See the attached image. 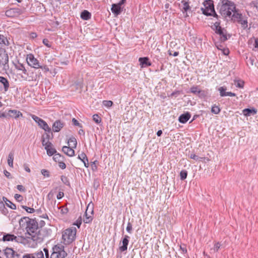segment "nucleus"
Listing matches in <instances>:
<instances>
[{"label":"nucleus","mask_w":258,"mask_h":258,"mask_svg":"<svg viewBox=\"0 0 258 258\" xmlns=\"http://www.w3.org/2000/svg\"><path fill=\"white\" fill-rule=\"evenodd\" d=\"M20 224L22 226L26 224L27 233L29 235L27 237L28 238H31L36 243H40L43 240L46 235L45 230L38 227L35 219L24 217L20 219Z\"/></svg>","instance_id":"f257e3e1"},{"label":"nucleus","mask_w":258,"mask_h":258,"mask_svg":"<svg viewBox=\"0 0 258 258\" xmlns=\"http://www.w3.org/2000/svg\"><path fill=\"white\" fill-rule=\"evenodd\" d=\"M235 11V5L233 2L229 0L221 1L219 12L223 16L230 17L232 12Z\"/></svg>","instance_id":"f03ea898"},{"label":"nucleus","mask_w":258,"mask_h":258,"mask_svg":"<svg viewBox=\"0 0 258 258\" xmlns=\"http://www.w3.org/2000/svg\"><path fill=\"white\" fill-rule=\"evenodd\" d=\"M77 229L75 227H71L66 229L62 233V238L63 243L66 245L72 243L76 238Z\"/></svg>","instance_id":"7ed1b4c3"},{"label":"nucleus","mask_w":258,"mask_h":258,"mask_svg":"<svg viewBox=\"0 0 258 258\" xmlns=\"http://www.w3.org/2000/svg\"><path fill=\"white\" fill-rule=\"evenodd\" d=\"M205 8H202L203 14L206 16H213L214 17H218L215 12L213 1L212 0L205 1L203 3Z\"/></svg>","instance_id":"20e7f679"},{"label":"nucleus","mask_w":258,"mask_h":258,"mask_svg":"<svg viewBox=\"0 0 258 258\" xmlns=\"http://www.w3.org/2000/svg\"><path fill=\"white\" fill-rule=\"evenodd\" d=\"M219 22H216L212 27L213 29L215 31V33L219 35V41L220 42H224L230 38L231 35H227V31L224 28L220 26Z\"/></svg>","instance_id":"39448f33"},{"label":"nucleus","mask_w":258,"mask_h":258,"mask_svg":"<svg viewBox=\"0 0 258 258\" xmlns=\"http://www.w3.org/2000/svg\"><path fill=\"white\" fill-rule=\"evenodd\" d=\"M68 254L64 250V246L61 244L54 245L52 249L50 258H65Z\"/></svg>","instance_id":"423d86ee"},{"label":"nucleus","mask_w":258,"mask_h":258,"mask_svg":"<svg viewBox=\"0 0 258 258\" xmlns=\"http://www.w3.org/2000/svg\"><path fill=\"white\" fill-rule=\"evenodd\" d=\"M125 2L126 0H121L118 3L112 5L111 10L115 16H117L121 14L123 9L122 5Z\"/></svg>","instance_id":"0eeeda50"},{"label":"nucleus","mask_w":258,"mask_h":258,"mask_svg":"<svg viewBox=\"0 0 258 258\" xmlns=\"http://www.w3.org/2000/svg\"><path fill=\"white\" fill-rule=\"evenodd\" d=\"M26 60L28 65L33 68L39 69L40 67L39 60L31 53L27 55Z\"/></svg>","instance_id":"6e6552de"},{"label":"nucleus","mask_w":258,"mask_h":258,"mask_svg":"<svg viewBox=\"0 0 258 258\" xmlns=\"http://www.w3.org/2000/svg\"><path fill=\"white\" fill-rule=\"evenodd\" d=\"M23 13V11L21 9L18 8H15L7 10L5 12V15L8 17L14 18L20 16Z\"/></svg>","instance_id":"1a4fd4ad"},{"label":"nucleus","mask_w":258,"mask_h":258,"mask_svg":"<svg viewBox=\"0 0 258 258\" xmlns=\"http://www.w3.org/2000/svg\"><path fill=\"white\" fill-rule=\"evenodd\" d=\"M2 240L4 241H15L17 242H22V238L19 237H17L14 234L10 233H4L2 237Z\"/></svg>","instance_id":"9d476101"},{"label":"nucleus","mask_w":258,"mask_h":258,"mask_svg":"<svg viewBox=\"0 0 258 258\" xmlns=\"http://www.w3.org/2000/svg\"><path fill=\"white\" fill-rule=\"evenodd\" d=\"M0 83L3 86V87L0 85V92L2 91L3 90L5 92L8 91L10 87L8 80L4 77L0 76Z\"/></svg>","instance_id":"9b49d317"},{"label":"nucleus","mask_w":258,"mask_h":258,"mask_svg":"<svg viewBox=\"0 0 258 258\" xmlns=\"http://www.w3.org/2000/svg\"><path fill=\"white\" fill-rule=\"evenodd\" d=\"M53 134L51 132V133L49 132H46L44 133L42 136L41 138V142L43 146H45L47 145H48L47 143H51L49 141L50 139L53 138Z\"/></svg>","instance_id":"f8f14e48"},{"label":"nucleus","mask_w":258,"mask_h":258,"mask_svg":"<svg viewBox=\"0 0 258 258\" xmlns=\"http://www.w3.org/2000/svg\"><path fill=\"white\" fill-rule=\"evenodd\" d=\"M64 123L60 120L55 121L52 125V130L54 132H58L64 126Z\"/></svg>","instance_id":"ddd939ff"},{"label":"nucleus","mask_w":258,"mask_h":258,"mask_svg":"<svg viewBox=\"0 0 258 258\" xmlns=\"http://www.w3.org/2000/svg\"><path fill=\"white\" fill-rule=\"evenodd\" d=\"M7 116L17 119L19 117H23V114L17 110H9L7 113Z\"/></svg>","instance_id":"4468645a"},{"label":"nucleus","mask_w":258,"mask_h":258,"mask_svg":"<svg viewBox=\"0 0 258 258\" xmlns=\"http://www.w3.org/2000/svg\"><path fill=\"white\" fill-rule=\"evenodd\" d=\"M139 61L141 68H146L152 65V63L150 61L148 57H140Z\"/></svg>","instance_id":"2eb2a0df"},{"label":"nucleus","mask_w":258,"mask_h":258,"mask_svg":"<svg viewBox=\"0 0 258 258\" xmlns=\"http://www.w3.org/2000/svg\"><path fill=\"white\" fill-rule=\"evenodd\" d=\"M130 237L128 235H124L122 240V245L119 247V250L123 252L127 250V245L129 242Z\"/></svg>","instance_id":"dca6fc26"},{"label":"nucleus","mask_w":258,"mask_h":258,"mask_svg":"<svg viewBox=\"0 0 258 258\" xmlns=\"http://www.w3.org/2000/svg\"><path fill=\"white\" fill-rule=\"evenodd\" d=\"M48 145L44 146L45 149L46 150L47 154L48 156H51L56 153V150L53 148V145L51 143H47Z\"/></svg>","instance_id":"f3484780"},{"label":"nucleus","mask_w":258,"mask_h":258,"mask_svg":"<svg viewBox=\"0 0 258 258\" xmlns=\"http://www.w3.org/2000/svg\"><path fill=\"white\" fill-rule=\"evenodd\" d=\"M190 116V113L187 112L180 115L178 118V120L180 123H185L189 120Z\"/></svg>","instance_id":"a211bd4d"},{"label":"nucleus","mask_w":258,"mask_h":258,"mask_svg":"<svg viewBox=\"0 0 258 258\" xmlns=\"http://www.w3.org/2000/svg\"><path fill=\"white\" fill-rule=\"evenodd\" d=\"M73 148H71L68 146H63L62 149V152L67 155L72 157L75 155V151L73 149Z\"/></svg>","instance_id":"6ab92c4d"},{"label":"nucleus","mask_w":258,"mask_h":258,"mask_svg":"<svg viewBox=\"0 0 258 258\" xmlns=\"http://www.w3.org/2000/svg\"><path fill=\"white\" fill-rule=\"evenodd\" d=\"M257 110L255 108H245L242 110L243 115L245 116H248L254 115L256 113Z\"/></svg>","instance_id":"aec40b11"},{"label":"nucleus","mask_w":258,"mask_h":258,"mask_svg":"<svg viewBox=\"0 0 258 258\" xmlns=\"http://www.w3.org/2000/svg\"><path fill=\"white\" fill-rule=\"evenodd\" d=\"M9 61V57L5 52L0 53V64L5 66Z\"/></svg>","instance_id":"412c9836"},{"label":"nucleus","mask_w":258,"mask_h":258,"mask_svg":"<svg viewBox=\"0 0 258 258\" xmlns=\"http://www.w3.org/2000/svg\"><path fill=\"white\" fill-rule=\"evenodd\" d=\"M93 215L94 214H89L88 212H85L83 222L86 224L91 223L93 219Z\"/></svg>","instance_id":"4be33fe9"},{"label":"nucleus","mask_w":258,"mask_h":258,"mask_svg":"<svg viewBox=\"0 0 258 258\" xmlns=\"http://www.w3.org/2000/svg\"><path fill=\"white\" fill-rule=\"evenodd\" d=\"M15 251L13 248L7 247L4 250V254L7 258H12L14 257V254H15Z\"/></svg>","instance_id":"5701e85b"},{"label":"nucleus","mask_w":258,"mask_h":258,"mask_svg":"<svg viewBox=\"0 0 258 258\" xmlns=\"http://www.w3.org/2000/svg\"><path fill=\"white\" fill-rule=\"evenodd\" d=\"M78 158L83 162L84 166L86 167H88V159L86 155L83 152L80 155H79Z\"/></svg>","instance_id":"b1692460"},{"label":"nucleus","mask_w":258,"mask_h":258,"mask_svg":"<svg viewBox=\"0 0 258 258\" xmlns=\"http://www.w3.org/2000/svg\"><path fill=\"white\" fill-rule=\"evenodd\" d=\"M38 125L40 127L43 129L46 132L51 133V128L44 120L42 119V120L39 123Z\"/></svg>","instance_id":"393cba45"},{"label":"nucleus","mask_w":258,"mask_h":258,"mask_svg":"<svg viewBox=\"0 0 258 258\" xmlns=\"http://www.w3.org/2000/svg\"><path fill=\"white\" fill-rule=\"evenodd\" d=\"M15 67L17 70L21 71L25 75H27V71L23 64L18 62V63L15 64Z\"/></svg>","instance_id":"a878e982"},{"label":"nucleus","mask_w":258,"mask_h":258,"mask_svg":"<svg viewBox=\"0 0 258 258\" xmlns=\"http://www.w3.org/2000/svg\"><path fill=\"white\" fill-rule=\"evenodd\" d=\"M91 13L87 10H84L81 14V18L83 20H88L91 18Z\"/></svg>","instance_id":"bb28decb"},{"label":"nucleus","mask_w":258,"mask_h":258,"mask_svg":"<svg viewBox=\"0 0 258 258\" xmlns=\"http://www.w3.org/2000/svg\"><path fill=\"white\" fill-rule=\"evenodd\" d=\"M4 201L5 202L6 205L9 207L10 208L15 210L16 209V205L13 203H12L10 201L8 200L6 198H3Z\"/></svg>","instance_id":"cd10ccee"},{"label":"nucleus","mask_w":258,"mask_h":258,"mask_svg":"<svg viewBox=\"0 0 258 258\" xmlns=\"http://www.w3.org/2000/svg\"><path fill=\"white\" fill-rule=\"evenodd\" d=\"M181 4L182 5V11L183 12H187V11L190 9V7L189 6V4L187 2L182 0L181 2Z\"/></svg>","instance_id":"c85d7f7f"},{"label":"nucleus","mask_w":258,"mask_h":258,"mask_svg":"<svg viewBox=\"0 0 258 258\" xmlns=\"http://www.w3.org/2000/svg\"><path fill=\"white\" fill-rule=\"evenodd\" d=\"M14 153L10 152L8 155V164L11 167H13Z\"/></svg>","instance_id":"c756f323"},{"label":"nucleus","mask_w":258,"mask_h":258,"mask_svg":"<svg viewBox=\"0 0 258 258\" xmlns=\"http://www.w3.org/2000/svg\"><path fill=\"white\" fill-rule=\"evenodd\" d=\"M68 144H69V146L71 145L70 143H73V145L72 146V148H76L77 142L75 137H71L68 141Z\"/></svg>","instance_id":"7c9ffc66"},{"label":"nucleus","mask_w":258,"mask_h":258,"mask_svg":"<svg viewBox=\"0 0 258 258\" xmlns=\"http://www.w3.org/2000/svg\"><path fill=\"white\" fill-rule=\"evenodd\" d=\"M221 246V244L220 242H216L214 245V247L211 249V251L214 253L217 252L220 249Z\"/></svg>","instance_id":"2f4dec72"},{"label":"nucleus","mask_w":258,"mask_h":258,"mask_svg":"<svg viewBox=\"0 0 258 258\" xmlns=\"http://www.w3.org/2000/svg\"><path fill=\"white\" fill-rule=\"evenodd\" d=\"M86 212H88L89 214H94V205L90 203L87 207Z\"/></svg>","instance_id":"473e14b6"},{"label":"nucleus","mask_w":258,"mask_h":258,"mask_svg":"<svg viewBox=\"0 0 258 258\" xmlns=\"http://www.w3.org/2000/svg\"><path fill=\"white\" fill-rule=\"evenodd\" d=\"M238 22L241 25L243 29H245L247 27V20L243 19V17L242 18L238 19Z\"/></svg>","instance_id":"72a5a7b5"},{"label":"nucleus","mask_w":258,"mask_h":258,"mask_svg":"<svg viewBox=\"0 0 258 258\" xmlns=\"http://www.w3.org/2000/svg\"><path fill=\"white\" fill-rule=\"evenodd\" d=\"M200 91V89L197 86H193L190 88V92L196 95Z\"/></svg>","instance_id":"f704fd0d"},{"label":"nucleus","mask_w":258,"mask_h":258,"mask_svg":"<svg viewBox=\"0 0 258 258\" xmlns=\"http://www.w3.org/2000/svg\"><path fill=\"white\" fill-rule=\"evenodd\" d=\"M220 111H221V109H220V107L218 106L214 105H213L212 107L211 112L213 113H214L215 114H217L220 113Z\"/></svg>","instance_id":"c9c22d12"},{"label":"nucleus","mask_w":258,"mask_h":258,"mask_svg":"<svg viewBox=\"0 0 258 258\" xmlns=\"http://www.w3.org/2000/svg\"><path fill=\"white\" fill-rule=\"evenodd\" d=\"M54 156L53 157V160L55 162H59L60 161H61L62 159H63V157L59 153H55L54 154Z\"/></svg>","instance_id":"e433bc0d"},{"label":"nucleus","mask_w":258,"mask_h":258,"mask_svg":"<svg viewBox=\"0 0 258 258\" xmlns=\"http://www.w3.org/2000/svg\"><path fill=\"white\" fill-rule=\"evenodd\" d=\"M232 12L233 13V15H232V19L235 20V19H236L238 21L239 19L242 18V15L241 14L237 13L236 10Z\"/></svg>","instance_id":"4c0bfd02"},{"label":"nucleus","mask_w":258,"mask_h":258,"mask_svg":"<svg viewBox=\"0 0 258 258\" xmlns=\"http://www.w3.org/2000/svg\"><path fill=\"white\" fill-rule=\"evenodd\" d=\"M187 176V171L185 170H182L180 172V179L182 180L186 178Z\"/></svg>","instance_id":"58836bf2"},{"label":"nucleus","mask_w":258,"mask_h":258,"mask_svg":"<svg viewBox=\"0 0 258 258\" xmlns=\"http://www.w3.org/2000/svg\"><path fill=\"white\" fill-rule=\"evenodd\" d=\"M218 90L221 97L226 96L227 92H226V88L225 87H221L218 89Z\"/></svg>","instance_id":"ea45409f"},{"label":"nucleus","mask_w":258,"mask_h":258,"mask_svg":"<svg viewBox=\"0 0 258 258\" xmlns=\"http://www.w3.org/2000/svg\"><path fill=\"white\" fill-rule=\"evenodd\" d=\"M190 158L196 161H203V159H205V157H200L198 156L195 155V154H191L190 155Z\"/></svg>","instance_id":"a19ab883"},{"label":"nucleus","mask_w":258,"mask_h":258,"mask_svg":"<svg viewBox=\"0 0 258 258\" xmlns=\"http://www.w3.org/2000/svg\"><path fill=\"white\" fill-rule=\"evenodd\" d=\"M59 209H60V213L62 215H66L69 212V209L66 206L60 207Z\"/></svg>","instance_id":"79ce46f5"},{"label":"nucleus","mask_w":258,"mask_h":258,"mask_svg":"<svg viewBox=\"0 0 258 258\" xmlns=\"http://www.w3.org/2000/svg\"><path fill=\"white\" fill-rule=\"evenodd\" d=\"M93 119L97 124L101 122V118L97 114L93 115Z\"/></svg>","instance_id":"37998d69"},{"label":"nucleus","mask_w":258,"mask_h":258,"mask_svg":"<svg viewBox=\"0 0 258 258\" xmlns=\"http://www.w3.org/2000/svg\"><path fill=\"white\" fill-rule=\"evenodd\" d=\"M197 95L200 98L203 99L206 97L207 93L204 90H200Z\"/></svg>","instance_id":"c03bdc74"},{"label":"nucleus","mask_w":258,"mask_h":258,"mask_svg":"<svg viewBox=\"0 0 258 258\" xmlns=\"http://www.w3.org/2000/svg\"><path fill=\"white\" fill-rule=\"evenodd\" d=\"M61 180L64 184L70 186V183L67 177L62 175L61 176Z\"/></svg>","instance_id":"a18cd8bd"},{"label":"nucleus","mask_w":258,"mask_h":258,"mask_svg":"<svg viewBox=\"0 0 258 258\" xmlns=\"http://www.w3.org/2000/svg\"><path fill=\"white\" fill-rule=\"evenodd\" d=\"M35 258H45L44 256V254L42 251H39L37 252L34 253Z\"/></svg>","instance_id":"49530a36"},{"label":"nucleus","mask_w":258,"mask_h":258,"mask_svg":"<svg viewBox=\"0 0 258 258\" xmlns=\"http://www.w3.org/2000/svg\"><path fill=\"white\" fill-rule=\"evenodd\" d=\"M6 42H7V43H9L6 37H5L3 35L0 34V44H4L5 45H7Z\"/></svg>","instance_id":"de8ad7c7"},{"label":"nucleus","mask_w":258,"mask_h":258,"mask_svg":"<svg viewBox=\"0 0 258 258\" xmlns=\"http://www.w3.org/2000/svg\"><path fill=\"white\" fill-rule=\"evenodd\" d=\"M22 208L25 210L26 211L29 213H33L35 212L34 209L32 208H29L26 206H22Z\"/></svg>","instance_id":"09e8293b"},{"label":"nucleus","mask_w":258,"mask_h":258,"mask_svg":"<svg viewBox=\"0 0 258 258\" xmlns=\"http://www.w3.org/2000/svg\"><path fill=\"white\" fill-rule=\"evenodd\" d=\"M244 81L239 80L236 81V84H235L236 87L239 88H243L244 87Z\"/></svg>","instance_id":"8fccbe9b"},{"label":"nucleus","mask_w":258,"mask_h":258,"mask_svg":"<svg viewBox=\"0 0 258 258\" xmlns=\"http://www.w3.org/2000/svg\"><path fill=\"white\" fill-rule=\"evenodd\" d=\"M32 119L36 122L37 123L38 125H39V123L40 122V121H41L42 120V119H41V118L34 115V114H31V115Z\"/></svg>","instance_id":"3c124183"},{"label":"nucleus","mask_w":258,"mask_h":258,"mask_svg":"<svg viewBox=\"0 0 258 258\" xmlns=\"http://www.w3.org/2000/svg\"><path fill=\"white\" fill-rule=\"evenodd\" d=\"M41 174L44 176L46 177H50V173L49 171L45 169H43L41 170Z\"/></svg>","instance_id":"603ef678"},{"label":"nucleus","mask_w":258,"mask_h":258,"mask_svg":"<svg viewBox=\"0 0 258 258\" xmlns=\"http://www.w3.org/2000/svg\"><path fill=\"white\" fill-rule=\"evenodd\" d=\"M82 222V219L81 216L79 217L77 221L74 223V225H76L79 228Z\"/></svg>","instance_id":"864d4df0"},{"label":"nucleus","mask_w":258,"mask_h":258,"mask_svg":"<svg viewBox=\"0 0 258 258\" xmlns=\"http://www.w3.org/2000/svg\"><path fill=\"white\" fill-rule=\"evenodd\" d=\"M42 42L44 44V45H45L47 47L50 48V47H51V43H52L49 42V41L47 39H46V38L43 39V41H42Z\"/></svg>","instance_id":"5fc2aeb1"},{"label":"nucleus","mask_w":258,"mask_h":258,"mask_svg":"<svg viewBox=\"0 0 258 258\" xmlns=\"http://www.w3.org/2000/svg\"><path fill=\"white\" fill-rule=\"evenodd\" d=\"M126 231H127V232L128 233L131 234V233H132L133 226H132V224H131V222H128L127 223V227H126Z\"/></svg>","instance_id":"6e6d98bb"},{"label":"nucleus","mask_w":258,"mask_h":258,"mask_svg":"<svg viewBox=\"0 0 258 258\" xmlns=\"http://www.w3.org/2000/svg\"><path fill=\"white\" fill-rule=\"evenodd\" d=\"M103 104L106 107H111L113 105V102L110 100H104L103 101Z\"/></svg>","instance_id":"4d7b16f0"},{"label":"nucleus","mask_w":258,"mask_h":258,"mask_svg":"<svg viewBox=\"0 0 258 258\" xmlns=\"http://www.w3.org/2000/svg\"><path fill=\"white\" fill-rule=\"evenodd\" d=\"M97 162V160H95L94 162H91L92 169L93 171H96L97 170V166H96V163Z\"/></svg>","instance_id":"13d9d810"},{"label":"nucleus","mask_w":258,"mask_h":258,"mask_svg":"<svg viewBox=\"0 0 258 258\" xmlns=\"http://www.w3.org/2000/svg\"><path fill=\"white\" fill-rule=\"evenodd\" d=\"M72 122L74 125L75 126H78L80 127H82V125L81 123L79 122V121L75 118H73L72 119Z\"/></svg>","instance_id":"bf43d9fd"},{"label":"nucleus","mask_w":258,"mask_h":258,"mask_svg":"<svg viewBox=\"0 0 258 258\" xmlns=\"http://www.w3.org/2000/svg\"><path fill=\"white\" fill-rule=\"evenodd\" d=\"M55 192V191H54L52 190L50 191V192L48 194V195L47 196V198L48 200H50L53 198Z\"/></svg>","instance_id":"052dcab7"},{"label":"nucleus","mask_w":258,"mask_h":258,"mask_svg":"<svg viewBox=\"0 0 258 258\" xmlns=\"http://www.w3.org/2000/svg\"><path fill=\"white\" fill-rule=\"evenodd\" d=\"M14 198L18 202H21L23 200V197L19 194H15Z\"/></svg>","instance_id":"680f3d73"},{"label":"nucleus","mask_w":258,"mask_h":258,"mask_svg":"<svg viewBox=\"0 0 258 258\" xmlns=\"http://www.w3.org/2000/svg\"><path fill=\"white\" fill-rule=\"evenodd\" d=\"M22 258H35L34 253H26L23 255Z\"/></svg>","instance_id":"e2e57ef3"},{"label":"nucleus","mask_w":258,"mask_h":258,"mask_svg":"<svg viewBox=\"0 0 258 258\" xmlns=\"http://www.w3.org/2000/svg\"><path fill=\"white\" fill-rule=\"evenodd\" d=\"M58 166L62 169H64L66 168V164L61 160L59 162H58Z\"/></svg>","instance_id":"0e129e2a"},{"label":"nucleus","mask_w":258,"mask_h":258,"mask_svg":"<svg viewBox=\"0 0 258 258\" xmlns=\"http://www.w3.org/2000/svg\"><path fill=\"white\" fill-rule=\"evenodd\" d=\"M17 188L21 192H25L26 191V188L24 186H23L22 185H18L17 186Z\"/></svg>","instance_id":"69168bd1"},{"label":"nucleus","mask_w":258,"mask_h":258,"mask_svg":"<svg viewBox=\"0 0 258 258\" xmlns=\"http://www.w3.org/2000/svg\"><path fill=\"white\" fill-rule=\"evenodd\" d=\"M39 68L44 70V71L46 73L49 71V69L48 67L46 65H44V66L40 65V67H39Z\"/></svg>","instance_id":"338daca9"},{"label":"nucleus","mask_w":258,"mask_h":258,"mask_svg":"<svg viewBox=\"0 0 258 258\" xmlns=\"http://www.w3.org/2000/svg\"><path fill=\"white\" fill-rule=\"evenodd\" d=\"M64 196V193L62 191H59L57 195L56 198L58 200L61 199Z\"/></svg>","instance_id":"774afa93"}]
</instances>
